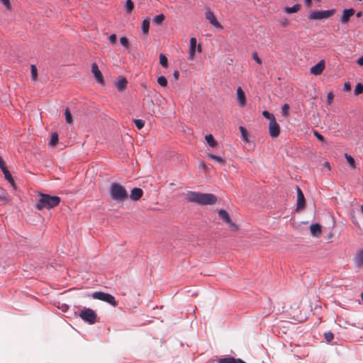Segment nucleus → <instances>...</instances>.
Segmentation results:
<instances>
[{"label": "nucleus", "instance_id": "nucleus-1", "mask_svg": "<svg viewBox=\"0 0 363 363\" xmlns=\"http://www.w3.org/2000/svg\"><path fill=\"white\" fill-rule=\"evenodd\" d=\"M186 199L189 202L198 203L202 206L213 205L217 201V197L213 194L201 193L192 191H187Z\"/></svg>", "mask_w": 363, "mask_h": 363}, {"label": "nucleus", "instance_id": "nucleus-2", "mask_svg": "<svg viewBox=\"0 0 363 363\" xmlns=\"http://www.w3.org/2000/svg\"><path fill=\"white\" fill-rule=\"evenodd\" d=\"M60 202V198L57 196H50L45 194H41L40 199L36 203V208L38 210L43 208H52L57 206Z\"/></svg>", "mask_w": 363, "mask_h": 363}, {"label": "nucleus", "instance_id": "nucleus-3", "mask_svg": "<svg viewBox=\"0 0 363 363\" xmlns=\"http://www.w3.org/2000/svg\"><path fill=\"white\" fill-rule=\"evenodd\" d=\"M109 193L111 199L116 202H122L128 196L125 187L117 182L111 184Z\"/></svg>", "mask_w": 363, "mask_h": 363}, {"label": "nucleus", "instance_id": "nucleus-4", "mask_svg": "<svg viewBox=\"0 0 363 363\" xmlns=\"http://www.w3.org/2000/svg\"><path fill=\"white\" fill-rule=\"evenodd\" d=\"M335 13V9H330L326 11L315 10L310 12L308 18L310 20H322L328 18Z\"/></svg>", "mask_w": 363, "mask_h": 363}, {"label": "nucleus", "instance_id": "nucleus-5", "mask_svg": "<svg viewBox=\"0 0 363 363\" xmlns=\"http://www.w3.org/2000/svg\"><path fill=\"white\" fill-rule=\"evenodd\" d=\"M93 298L99 299L111 304L113 306L117 305V302L113 296L103 291H95L91 295Z\"/></svg>", "mask_w": 363, "mask_h": 363}, {"label": "nucleus", "instance_id": "nucleus-6", "mask_svg": "<svg viewBox=\"0 0 363 363\" xmlns=\"http://www.w3.org/2000/svg\"><path fill=\"white\" fill-rule=\"evenodd\" d=\"M79 317L91 325L95 323L96 321V313L89 308L82 310L79 313Z\"/></svg>", "mask_w": 363, "mask_h": 363}, {"label": "nucleus", "instance_id": "nucleus-7", "mask_svg": "<svg viewBox=\"0 0 363 363\" xmlns=\"http://www.w3.org/2000/svg\"><path fill=\"white\" fill-rule=\"evenodd\" d=\"M206 18L209 21V23L217 28H223L221 24L218 21L216 17L215 16L213 12L211 10L209 7H206V11L205 13Z\"/></svg>", "mask_w": 363, "mask_h": 363}, {"label": "nucleus", "instance_id": "nucleus-8", "mask_svg": "<svg viewBox=\"0 0 363 363\" xmlns=\"http://www.w3.org/2000/svg\"><path fill=\"white\" fill-rule=\"evenodd\" d=\"M269 135L272 138H276L279 135L280 127H279V125L276 121V119L269 122Z\"/></svg>", "mask_w": 363, "mask_h": 363}, {"label": "nucleus", "instance_id": "nucleus-9", "mask_svg": "<svg viewBox=\"0 0 363 363\" xmlns=\"http://www.w3.org/2000/svg\"><path fill=\"white\" fill-rule=\"evenodd\" d=\"M296 191H297V207L296 211L302 209L305 207V198L304 195L301 190V189L296 186Z\"/></svg>", "mask_w": 363, "mask_h": 363}, {"label": "nucleus", "instance_id": "nucleus-10", "mask_svg": "<svg viewBox=\"0 0 363 363\" xmlns=\"http://www.w3.org/2000/svg\"><path fill=\"white\" fill-rule=\"evenodd\" d=\"M91 72L96 79V80L101 84H104L103 75L99 70L97 65L94 62L91 65Z\"/></svg>", "mask_w": 363, "mask_h": 363}, {"label": "nucleus", "instance_id": "nucleus-11", "mask_svg": "<svg viewBox=\"0 0 363 363\" xmlns=\"http://www.w3.org/2000/svg\"><path fill=\"white\" fill-rule=\"evenodd\" d=\"M219 218L224 222L229 223L230 226L233 228H236V226L234 223L231 222L230 217L228 213L224 209H220L218 212Z\"/></svg>", "mask_w": 363, "mask_h": 363}, {"label": "nucleus", "instance_id": "nucleus-12", "mask_svg": "<svg viewBox=\"0 0 363 363\" xmlns=\"http://www.w3.org/2000/svg\"><path fill=\"white\" fill-rule=\"evenodd\" d=\"M324 68L325 61L322 60L311 68V72L314 75H319L323 72Z\"/></svg>", "mask_w": 363, "mask_h": 363}, {"label": "nucleus", "instance_id": "nucleus-13", "mask_svg": "<svg viewBox=\"0 0 363 363\" xmlns=\"http://www.w3.org/2000/svg\"><path fill=\"white\" fill-rule=\"evenodd\" d=\"M354 12L355 11L352 8L343 10L342 16L340 18L341 23H347L350 18L354 15Z\"/></svg>", "mask_w": 363, "mask_h": 363}, {"label": "nucleus", "instance_id": "nucleus-14", "mask_svg": "<svg viewBox=\"0 0 363 363\" xmlns=\"http://www.w3.org/2000/svg\"><path fill=\"white\" fill-rule=\"evenodd\" d=\"M143 194V191L140 188H133L130 194V198L133 201H138L139 200Z\"/></svg>", "mask_w": 363, "mask_h": 363}, {"label": "nucleus", "instance_id": "nucleus-15", "mask_svg": "<svg viewBox=\"0 0 363 363\" xmlns=\"http://www.w3.org/2000/svg\"><path fill=\"white\" fill-rule=\"evenodd\" d=\"M310 229L313 236L318 238L321 235V226L319 223L312 224Z\"/></svg>", "mask_w": 363, "mask_h": 363}, {"label": "nucleus", "instance_id": "nucleus-16", "mask_svg": "<svg viewBox=\"0 0 363 363\" xmlns=\"http://www.w3.org/2000/svg\"><path fill=\"white\" fill-rule=\"evenodd\" d=\"M237 97L238 100L239 101V103L241 106H244L245 104V92L242 89V88L240 86L237 89Z\"/></svg>", "mask_w": 363, "mask_h": 363}, {"label": "nucleus", "instance_id": "nucleus-17", "mask_svg": "<svg viewBox=\"0 0 363 363\" xmlns=\"http://www.w3.org/2000/svg\"><path fill=\"white\" fill-rule=\"evenodd\" d=\"M1 170L4 174L5 179L9 181V182L12 185L14 186V181L13 179V177L10 173V172L8 170V169L6 167H1Z\"/></svg>", "mask_w": 363, "mask_h": 363}, {"label": "nucleus", "instance_id": "nucleus-18", "mask_svg": "<svg viewBox=\"0 0 363 363\" xmlns=\"http://www.w3.org/2000/svg\"><path fill=\"white\" fill-rule=\"evenodd\" d=\"M301 4H296L295 5H294L293 6L291 7H285L284 9V11L286 13H296L297 11H298L301 9Z\"/></svg>", "mask_w": 363, "mask_h": 363}, {"label": "nucleus", "instance_id": "nucleus-19", "mask_svg": "<svg viewBox=\"0 0 363 363\" xmlns=\"http://www.w3.org/2000/svg\"><path fill=\"white\" fill-rule=\"evenodd\" d=\"M128 82L125 78H121L117 81L116 87L119 91H122L125 89Z\"/></svg>", "mask_w": 363, "mask_h": 363}, {"label": "nucleus", "instance_id": "nucleus-20", "mask_svg": "<svg viewBox=\"0 0 363 363\" xmlns=\"http://www.w3.org/2000/svg\"><path fill=\"white\" fill-rule=\"evenodd\" d=\"M150 28V18H146L142 22V30L144 34H147Z\"/></svg>", "mask_w": 363, "mask_h": 363}, {"label": "nucleus", "instance_id": "nucleus-21", "mask_svg": "<svg viewBox=\"0 0 363 363\" xmlns=\"http://www.w3.org/2000/svg\"><path fill=\"white\" fill-rule=\"evenodd\" d=\"M208 158L214 160L216 162H217L218 164H225V160L220 156L209 153V154H208Z\"/></svg>", "mask_w": 363, "mask_h": 363}, {"label": "nucleus", "instance_id": "nucleus-22", "mask_svg": "<svg viewBox=\"0 0 363 363\" xmlns=\"http://www.w3.org/2000/svg\"><path fill=\"white\" fill-rule=\"evenodd\" d=\"M355 263L358 267L363 265V250H359L355 258Z\"/></svg>", "mask_w": 363, "mask_h": 363}, {"label": "nucleus", "instance_id": "nucleus-23", "mask_svg": "<svg viewBox=\"0 0 363 363\" xmlns=\"http://www.w3.org/2000/svg\"><path fill=\"white\" fill-rule=\"evenodd\" d=\"M205 138H206L207 143L208 144V145L210 147H215L217 145V143L214 140V138L211 134L206 135Z\"/></svg>", "mask_w": 363, "mask_h": 363}, {"label": "nucleus", "instance_id": "nucleus-24", "mask_svg": "<svg viewBox=\"0 0 363 363\" xmlns=\"http://www.w3.org/2000/svg\"><path fill=\"white\" fill-rule=\"evenodd\" d=\"M218 363H237V359L232 357L220 358L218 360Z\"/></svg>", "mask_w": 363, "mask_h": 363}, {"label": "nucleus", "instance_id": "nucleus-25", "mask_svg": "<svg viewBox=\"0 0 363 363\" xmlns=\"http://www.w3.org/2000/svg\"><path fill=\"white\" fill-rule=\"evenodd\" d=\"M160 63L163 67H168V60L164 54L160 55Z\"/></svg>", "mask_w": 363, "mask_h": 363}, {"label": "nucleus", "instance_id": "nucleus-26", "mask_svg": "<svg viewBox=\"0 0 363 363\" xmlns=\"http://www.w3.org/2000/svg\"><path fill=\"white\" fill-rule=\"evenodd\" d=\"M345 157L346 158L350 166L352 169H354L356 167V164H355V161H354V158L351 155H350L347 153L345 154Z\"/></svg>", "mask_w": 363, "mask_h": 363}, {"label": "nucleus", "instance_id": "nucleus-27", "mask_svg": "<svg viewBox=\"0 0 363 363\" xmlns=\"http://www.w3.org/2000/svg\"><path fill=\"white\" fill-rule=\"evenodd\" d=\"M58 142V134L55 133H52L51 135L50 140L49 142L50 145L55 146Z\"/></svg>", "mask_w": 363, "mask_h": 363}, {"label": "nucleus", "instance_id": "nucleus-28", "mask_svg": "<svg viewBox=\"0 0 363 363\" xmlns=\"http://www.w3.org/2000/svg\"><path fill=\"white\" fill-rule=\"evenodd\" d=\"M125 6L127 13H130L133 10L134 4L131 0H126Z\"/></svg>", "mask_w": 363, "mask_h": 363}, {"label": "nucleus", "instance_id": "nucleus-29", "mask_svg": "<svg viewBox=\"0 0 363 363\" xmlns=\"http://www.w3.org/2000/svg\"><path fill=\"white\" fill-rule=\"evenodd\" d=\"M164 18H165V16L162 13L157 15L153 18V23L159 25V24L162 23V22L164 20Z\"/></svg>", "mask_w": 363, "mask_h": 363}, {"label": "nucleus", "instance_id": "nucleus-30", "mask_svg": "<svg viewBox=\"0 0 363 363\" xmlns=\"http://www.w3.org/2000/svg\"><path fill=\"white\" fill-rule=\"evenodd\" d=\"M289 105L288 104H284L281 106V114L284 117H287L289 116Z\"/></svg>", "mask_w": 363, "mask_h": 363}, {"label": "nucleus", "instance_id": "nucleus-31", "mask_svg": "<svg viewBox=\"0 0 363 363\" xmlns=\"http://www.w3.org/2000/svg\"><path fill=\"white\" fill-rule=\"evenodd\" d=\"M65 115L66 122L68 124H72V115H71L69 108H66L65 111Z\"/></svg>", "mask_w": 363, "mask_h": 363}, {"label": "nucleus", "instance_id": "nucleus-32", "mask_svg": "<svg viewBox=\"0 0 363 363\" xmlns=\"http://www.w3.org/2000/svg\"><path fill=\"white\" fill-rule=\"evenodd\" d=\"M157 83L162 87H165L167 85V80L164 76H160L157 78Z\"/></svg>", "mask_w": 363, "mask_h": 363}, {"label": "nucleus", "instance_id": "nucleus-33", "mask_svg": "<svg viewBox=\"0 0 363 363\" xmlns=\"http://www.w3.org/2000/svg\"><path fill=\"white\" fill-rule=\"evenodd\" d=\"M31 79L33 81H35L38 77V70L35 65H32L31 67Z\"/></svg>", "mask_w": 363, "mask_h": 363}, {"label": "nucleus", "instance_id": "nucleus-34", "mask_svg": "<svg viewBox=\"0 0 363 363\" xmlns=\"http://www.w3.org/2000/svg\"><path fill=\"white\" fill-rule=\"evenodd\" d=\"M262 116L266 118V119H268L269 120V122L273 121V120H275V118H274V116L269 113L268 111L267 110H264L262 111Z\"/></svg>", "mask_w": 363, "mask_h": 363}, {"label": "nucleus", "instance_id": "nucleus-35", "mask_svg": "<svg viewBox=\"0 0 363 363\" xmlns=\"http://www.w3.org/2000/svg\"><path fill=\"white\" fill-rule=\"evenodd\" d=\"M196 38L192 37L190 39L189 51L196 52Z\"/></svg>", "mask_w": 363, "mask_h": 363}, {"label": "nucleus", "instance_id": "nucleus-36", "mask_svg": "<svg viewBox=\"0 0 363 363\" xmlns=\"http://www.w3.org/2000/svg\"><path fill=\"white\" fill-rule=\"evenodd\" d=\"M354 93L355 95L363 93V84L362 83L359 82L356 85Z\"/></svg>", "mask_w": 363, "mask_h": 363}, {"label": "nucleus", "instance_id": "nucleus-37", "mask_svg": "<svg viewBox=\"0 0 363 363\" xmlns=\"http://www.w3.org/2000/svg\"><path fill=\"white\" fill-rule=\"evenodd\" d=\"M135 125L138 130L142 129L145 125V121L142 119H135L134 121Z\"/></svg>", "mask_w": 363, "mask_h": 363}, {"label": "nucleus", "instance_id": "nucleus-38", "mask_svg": "<svg viewBox=\"0 0 363 363\" xmlns=\"http://www.w3.org/2000/svg\"><path fill=\"white\" fill-rule=\"evenodd\" d=\"M324 337L328 342H331L334 338V335L332 332L328 331L324 333Z\"/></svg>", "mask_w": 363, "mask_h": 363}, {"label": "nucleus", "instance_id": "nucleus-39", "mask_svg": "<svg viewBox=\"0 0 363 363\" xmlns=\"http://www.w3.org/2000/svg\"><path fill=\"white\" fill-rule=\"evenodd\" d=\"M0 200L3 201L4 203L9 202V198L7 196V194L3 190H0Z\"/></svg>", "mask_w": 363, "mask_h": 363}, {"label": "nucleus", "instance_id": "nucleus-40", "mask_svg": "<svg viewBox=\"0 0 363 363\" xmlns=\"http://www.w3.org/2000/svg\"><path fill=\"white\" fill-rule=\"evenodd\" d=\"M120 43L125 48H127V49L129 48V46H130L129 45V42H128V40L127 39L126 37H124V36L121 37L120 38Z\"/></svg>", "mask_w": 363, "mask_h": 363}, {"label": "nucleus", "instance_id": "nucleus-41", "mask_svg": "<svg viewBox=\"0 0 363 363\" xmlns=\"http://www.w3.org/2000/svg\"><path fill=\"white\" fill-rule=\"evenodd\" d=\"M278 22L283 27H286L289 25V21L286 17L280 18Z\"/></svg>", "mask_w": 363, "mask_h": 363}, {"label": "nucleus", "instance_id": "nucleus-42", "mask_svg": "<svg viewBox=\"0 0 363 363\" xmlns=\"http://www.w3.org/2000/svg\"><path fill=\"white\" fill-rule=\"evenodd\" d=\"M313 134L319 141H321V142L325 141L324 136L323 135H321L320 133H318L317 130H314Z\"/></svg>", "mask_w": 363, "mask_h": 363}, {"label": "nucleus", "instance_id": "nucleus-43", "mask_svg": "<svg viewBox=\"0 0 363 363\" xmlns=\"http://www.w3.org/2000/svg\"><path fill=\"white\" fill-rule=\"evenodd\" d=\"M240 130L241 132L242 137L243 138L244 140H245L247 141V130L242 126H240Z\"/></svg>", "mask_w": 363, "mask_h": 363}, {"label": "nucleus", "instance_id": "nucleus-44", "mask_svg": "<svg viewBox=\"0 0 363 363\" xmlns=\"http://www.w3.org/2000/svg\"><path fill=\"white\" fill-rule=\"evenodd\" d=\"M252 58L254 60H255L258 64H261L262 63V60L259 57L258 55L257 52H253L252 53Z\"/></svg>", "mask_w": 363, "mask_h": 363}, {"label": "nucleus", "instance_id": "nucleus-45", "mask_svg": "<svg viewBox=\"0 0 363 363\" xmlns=\"http://www.w3.org/2000/svg\"><path fill=\"white\" fill-rule=\"evenodd\" d=\"M116 34H111V35H109L108 37V40L110 41L111 43L112 44H114L116 43Z\"/></svg>", "mask_w": 363, "mask_h": 363}, {"label": "nucleus", "instance_id": "nucleus-46", "mask_svg": "<svg viewBox=\"0 0 363 363\" xmlns=\"http://www.w3.org/2000/svg\"><path fill=\"white\" fill-rule=\"evenodd\" d=\"M334 94L333 92H329L327 96V101L328 104H331L333 100Z\"/></svg>", "mask_w": 363, "mask_h": 363}, {"label": "nucleus", "instance_id": "nucleus-47", "mask_svg": "<svg viewBox=\"0 0 363 363\" xmlns=\"http://www.w3.org/2000/svg\"><path fill=\"white\" fill-rule=\"evenodd\" d=\"M3 4L6 6L8 10L11 9L9 0H1Z\"/></svg>", "mask_w": 363, "mask_h": 363}, {"label": "nucleus", "instance_id": "nucleus-48", "mask_svg": "<svg viewBox=\"0 0 363 363\" xmlns=\"http://www.w3.org/2000/svg\"><path fill=\"white\" fill-rule=\"evenodd\" d=\"M350 89H351V86H350V82H345L344 84V90L346 91H350Z\"/></svg>", "mask_w": 363, "mask_h": 363}, {"label": "nucleus", "instance_id": "nucleus-49", "mask_svg": "<svg viewBox=\"0 0 363 363\" xmlns=\"http://www.w3.org/2000/svg\"><path fill=\"white\" fill-rule=\"evenodd\" d=\"M194 55H195V52L194 51H189V57H188V59L189 60H193L194 58Z\"/></svg>", "mask_w": 363, "mask_h": 363}, {"label": "nucleus", "instance_id": "nucleus-50", "mask_svg": "<svg viewBox=\"0 0 363 363\" xmlns=\"http://www.w3.org/2000/svg\"><path fill=\"white\" fill-rule=\"evenodd\" d=\"M357 63L360 65V66H363V55L361 56L357 60Z\"/></svg>", "mask_w": 363, "mask_h": 363}, {"label": "nucleus", "instance_id": "nucleus-51", "mask_svg": "<svg viewBox=\"0 0 363 363\" xmlns=\"http://www.w3.org/2000/svg\"><path fill=\"white\" fill-rule=\"evenodd\" d=\"M174 78L177 80L179 77V72L178 70H175L173 74Z\"/></svg>", "mask_w": 363, "mask_h": 363}, {"label": "nucleus", "instance_id": "nucleus-52", "mask_svg": "<svg viewBox=\"0 0 363 363\" xmlns=\"http://www.w3.org/2000/svg\"><path fill=\"white\" fill-rule=\"evenodd\" d=\"M312 0H305V4L306 6H310L311 5Z\"/></svg>", "mask_w": 363, "mask_h": 363}, {"label": "nucleus", "instance_id": "nucleus-53", "mask_svg": "<svg viewBox=\"0 0 363 363\" xmlns=\"http://www.w3.org/2000/svg\"><path fill=\"white\" fill-rule=\"evenodd\" d=\"M1 167H6L4 164V162L3 161L2 158L0 157V168L1 169Z\"/></svg>", "mask_w": 363, "mask_h": 363}, {"label": "nucleus", "instance_id": "nucleus-54", "mask_svg": "<svg viewBox=\"0 0 363 363\" xmlns=\"http://www.w3.org/2000/svg\"><path fill=\"white\" fill-rule=\"evenodd\" d=\"M196 50H197V51H198L199 52H201V45L200 44H199L198 45H196Z\"/></svg>", "mask_w": 363, "mask_h": 363}, {"label": "nucleus", "instance_id": "nucleus-55", "mask_svg": "<svg viewBox=\"0 0 363 363\" xmlns=\"http://www.w3.org/2000/svg\"><path fill=\"white\" fill-rule=\"evenodd\" d=\"M199 167H200L201 169H204L206 168V165H205V164H204L203 162H200V164H199Z\"/></svg>", "mask_w": 363, "mask_h": 363}, {"label": "nucleus", "instance_id": "nucleus-56", "mask_svg": "<svg viewBox=\"0 0 363 363\" xmlns=\"http://www.w3.org/2000/svg\"><path fill=\"white\" fill-rule=\"evenodd\" d=\"M324 166L327 168H328L329 169H330V163L328 162H325L324 163Z\"/></svg>", "mask_w": 363, "mask_h": 363}, {"label": "nucleus", "instance_id": "nucleus-57", "mask_svg": "<svg viewBox=\"0 0 363 363\" xmlns=\"http://www.w3.org/2000/svg\"><path fill=\"white\" fill-rule=\"evenodd\" d=\"M362 11H359V12H357V13H356V16H357V18L361 17V16H362Z\"/></svg>", "mask_w": 363, "mask_h": 363}, {"label": "nucleus", "instance_id": "nucleus-58", "mask_svg": "<svg viewBox=\"0 0 363 363\" xmlns=\"http://www.w3.org/2000/svg\"><path fill=\"white\" fill-rule=\"evenodd\" d=\"M361 211L363 213V205L361 206Z\"/></svg>", "mask_w": 363, "mask_h": 363}, {"label": "nucleus", "instance_id": "nucleus-59", "mask_svg": "<svg viewBox=\"0 0 363 363\" xmlns=\"http://www.w3.org/2000/svg\"><path fill=\"white\" fill-rule=\"evenodd\" d=\"M361 298H362V299L363 300V292H362V294H361Z\"/></svg>", "mask_w": 363, "mask_h": 363}, {"label": "nucleus", "instance_id": "nucleus-60", "mask_svg": "<svg viewBox=\"0 0 363 363\" xmlns=\"http://www.w3.org/2000/svg\"><path fill=\"white\" fill-rule=\"evenodd\" d=\"M316 1H320L321 0H315Z\"/></svg>", "mask_w": 363, "mask_h": 363}]
</instances>
